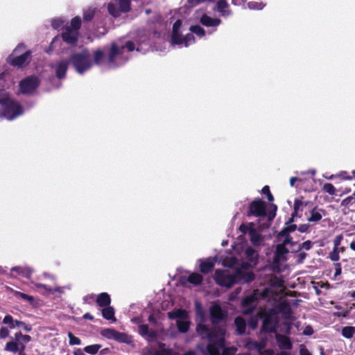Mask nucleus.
<instances>
[{"label":"nucleus","mask_w":355,"mask_h":355,"mask_svg":"<svg viewBox=\"0 0 355 355\" xmlns=\"http://www.w3.org/2000/svg\"><path fill=\"white\" fill-rule=\"evenodd\" d=\"M22 113L23 108L19 103L11 98L8 94H4V101L0 107V116L12 121Z\"/></svg>","instance_id":"obj_1"},{"label":"nucleus","mask_w":355,"mask_h":355,"mask_svg":"<svg viewBox=\"0 0 355 355\" xmlns=\"http://www.w3.org/2000/svg\"><path fill=\"white\" fill-rule=\"evenodd\" d=\"M69 62L71 63L75 70L79 74H83L85 71L90 69L93 65L90 53L87 49L71 54Z\"/></svg>","instance_id":"obj_2"},{"label":"nucleus","mask_w":355,"mask_h":355,"mask_svg":"<svg viewBox=\"0 0 355 355\" xmlns=\"http://www.w3.org/2000/svg\"><path fill=\"white\" fill-rule=\"evenodd\" d=\"M31 340V336L28 334H23L21 331L15 334V340L8 342L4 350L12 353L18 352V355L25 353L26 345Z\"/></svg>","instance_id":"obj_3"},{"label":"nucleus","mask_w":355,"mask_h":355,"mask_svg":"<svg viewBox=\"0 0 355 355\" xmlns=\"http://www.w3.org/2000/svg\"><path fill=\"white\" fill-rule=\"evenodd\" d=\"M278 323L279 320L277 313L272 309L267 311L263 315L261 332L266 334L275 333Z\"/></svg>","instance_id":"obj_4"},{"label":"nucleus","mask_w":355,"mask_h":355,"mask_svg":"<svg viewBox=\"0 0 355 355\" xmlns=\"http://www.w3.org/2000/svg\"><path fill=\"white\" fill-rule=\"evenodd\" d=\"M214 279L218 286L227 288H232L236 284L234 273L230 274L227 270H216L214 272Z\"/></svg>","instance_id":"obj_5"},{"label":"nucleus","mask_w":355,"mask_h":355,"mask_svg":"<svg viewBox=\"0 0 355 355\" xmlns=\"http://www.w3.org/2000/svg\"><path fill=\"white\" fill-rule=\"evenodd\" d=\"M40 85V79L35 76L23 78L19 83L20 92L26 95H32Z\"/></svg>","instance_id":"obj_6"},{"label":"nucleus","mask_w":355,"mask_h":355,"mask_svg":"<svg viewBox=\"0 0 355 355\" xmlns=\"http://www.w3.org/2000/svg\"><path fill=\"white\" fill-rule=\"evenodd\" d=\"M116 4L110 3L107 5V11L110 15L116 18L121 13H127L131 10V0H114Z\"/></svg>","instance_id":"obj_7"},{"label":"nucleus","mask_w":355,"mask_h":355,"mask_svg":"<svg viewBox=\"0 0 355 355\" xmlns=\"http://www.w3.org/2000/svg\"><path fill=\"white\" fill-rule=\"evenodd\" d=\"M101 335L107 339L114 340L119 343L130 344L132 342V336L123 332H119L112 328H105L101 330Z\"/></svg>","instance_id":"obj_8"},{"label":"nucleus","mask_w":355,"mask_h":355,"mask_svg":"<svg viewBox=\"0 0 355 355\" xmlns=\"http://www.w3.org/2000/svg\"><path fill=\"white\" fill-rule=\"evenodd\" d=\"M248 217H264L267 215L266 203L261 199L257 198L252 201L246 212Z\"/></svg>","instance_id":"obj_9"},{"label":"nucleus","mask_w":355,"mask_h":355,"mask_svg":"<svg viewBox=\"0 0 355 355\" xmlns=\"http://www.w3.org/2000/svg\"><path fill=\"white\" fill-rule=\"evenodd\" d=\"M31 53L30 51H26L23 54L11 58L10 56L8 58V62L17 68H22L29 64L31 61Z\"/></svg>","instance_id":"obj_10"},{"label":"nucleus","mask_w":355,"mask_h":355,"mask_svg":"<svg viewBox=\"0 0 355 355\" xmlns=\"http://www.w3.org/2000/svg\"><path fill=\"white\" fill-rule=\"evenodd\" d=\"M79 35L80 33L78 31H75L69 28L65 27L61 34V37L67 44L76 45Z\"/></svg>","instance_id":"obj_11"},{"label":"nucleus","mask_w":355,"mask_h":355,"mask_svg":"<svg viewBox=\"0 0 355 355\" xmlns=\"http://www.w3.org/2000/svg\"><path fill=\"white\" fill-rule=\"evenodd\" d=\"M234 277L236 284L250 283L255 279V275L252 272H245L240 268L236 270Z\"/></svg>","instance_id":"obj_12"},{"label":"nucleus","mask_w":355,"mask_h":355,"mask_svg":"<svg viewBox=\"0 0 355 355\" xmlns=\"http://www.w3.org/2000/svg\"><path fill=\"white\" fill-rule=\"evenodd\" d=\"M225 315L219 304H214L210 308V320L213 324L220 323Z\"/></svg>","instance_id":"obj_13"},{"label":"nucleus","mask_w":355,"mask_h":355,"mask_svg":"<svg viewBox=\"0 0 355 355\" xmlns=\"http://www.w3.org/2000/svg\"><path fill=\"white\" fill-rule=\"evenodd\" d=\"M225 329L222 327H214L211 329L209 334L207 336V338L209 342H214V340H219L220 339H223V342L225 343Z\"/></svg>","instance_id":"obj_14"},{"label":"nucleus","mask_w":355,"mask_h":355,"mask_svg":"<svg viewBox=\"0 0 355 355\" xmlns=\"http://www.w3.org/2000/svg\"><path fill=\"white\" fill-rule=\"evenodd\" d=\"M288 252L289 250L286 248V245L282 243L277 244L273 257V263L279 264L281 261L285 260L286 257L284 256Z\"/></svg>","instance_id":"obj_15"},{"label":"nucleus","mask_w":355,"mask_h":355,"mask_svg":"<svg viewBox=\"0 0 355 355\" xmlns=\"http://www.w3.org/2000/svg\"><path fill=\"white\" fill-rule=\"evenodd\" d=\"M257 298L254 295H249L245 296L241 301V306L243 308L245 309L243 311V314L248 315L253 312L254 309V306L252 305Z\"/></svg>","instance_id":"obj_16"},{"label":"nucleus","mask_w":355,"mask_h":355,"mask_svg":"<svg viewBox=\"0 0 355 355\" xmlns=\"http://www.w3.org/2000/svg\"><path fill=\"white\" fill-rule=\"evenodd\" d=\"M225 343L223 339L214 340L207 345V350L210 355H221L220 350L225 347Z\"/></svg>","instance_id":"obj_17"},{"label":"nucleus","mask_w":355,"mask_h":355,"mask_svg":"<svg viewBox=\"0 0 355 355\" xmlns=\"http://www.w3.org/2000/svg\"><path fill=\"white\" fill-rule=\"evenodd\" d=\"M68 60H62L55 66V76L58 79L65 78L69 65Z\"/></svg>","instance_id":"obj_18"},{"label":"nucleus","mask_w":355,"mask_h":355,"mask_svg":"<svg viewBox=\"0 0 355 355\" xmlns=\"http://www.w3.org/2000/svg\"><path fill=\"white\" fill-rule=\"evenodd\" d=\"M200 22L207 27H216L221 24V20L218 18H212L207 14H203L200 19Z\"/></svg>","instance_id":"obj_19"},{"label":"nucleus","mask_w":355,"mask_h":355,"mask_svg":"<svg viewBox=\"0 0 355 355\" xmlns=\"http://www.w3.org/2000/svg\"><path fill=\"white\" fill-rule=\"evenodd\" d=\"M245 256L248 261L256 266L259 261V254L257 250L251 247H248L245 251Z\"/></svg>","instance_id":"obj_20"},{"label":"nucleus","mask_w":355,"mask_h":355,"mask_svg":"<svg viewBox=\"0 0 355 355\" xmlns=\"http://www.w3.org/2000/svg\"><path fill=\"white\" fill-rule=\"evenodd\" d=\"M275 338L279 345L280 348L284 349H291L293 345L288 336L277 334Z\"/></svg>","instance_id":"obj_21"},{"label":"nucleus","mask_w":355,"mask_h":355,"mask_svg":"<svg viewBox=\"0 0 355 355\" xmlns=\"http://www.w3.org/2000/svg\"><path fill=\"white\" fill-rule=\"evenodd\" d=\"M11 272H15L17 275H19L25 278H30L33 270L27 266H15L11 268Z\"/></svg>","instance_id":"obj_22"},{"label":"nucleus","mask_w":355,"mask_h":355,"mask_svg":"<svg viewBox=\"0 0 355 355\" xmlns=\"http://www.w3.org/2000/svg\"><path fill=\"white\" fill-rule=\"evenodd\" d=\"M200 261V263L199 265V269L202 273L208 274L213 270L215 266V262L211 261L210 258Z\"/></svg>","instance_id":"obj_23"},{"label":"nucleus","mask_w":355,"mask_h":355,"mask_svg":"<svg viewBox=\"0 0 355 355\" xmlns=\"http://www.w3.org/2000/svg\"><path fill=\"white\" fill-rule=\"evenodd\" d=\"M250 240L254 246H259L263 241V236L257 231L254 227L250 230Z\"/></svg>","instance_id":"obj_24"},{"label":"nucleus","mask_w":355,"mask_h":355,"mask_svg":"<svg viewBox=\"0 0 355 355\" xmlns=\"http://www.w3.org/2000/svg\"><path fill=\"white\" fill-rule=\"evenodd\" d=\"M122 54L121 49L116 45V43H112L110 46V49L108 54V62L110 64L115 65L116 57L119 55Z\"/></svg>","instance_id":"obj_25"},{"label":"nucleus","mask_w":355,"mask_h":355,"mask_svg":"<svg viewBox=\"0 0 355 355\" xmlns=\"http://www.w3.org/2000/svg\"><path fill=\"white\" fill-rule=\"evenodd\" d=\"M95 301L100 307L107 306L111 304V297L107 293L103 292L96 296Z\"/></svg>","instance_id":"obj_26"},{"label":"nucleus","mask_w":355,"mask_h":355,"mask_svg":"<svg viewBox=\"0 0 355 355\" xmlns=\"http://www.w3.org/2000/svg\"><path fill=\"white\" fill-rule=\"evenodd\" d=\"M234 324L236 326V331L237 335H243L246 329V322L241 316H238L234 319Z\"/></svg>","instance_id":"obj_27"},{"label":"nucleus","mask_w":355,"mask_h":355,"mask_svg":"<svg viewBox=\"0 0 355 355\" xmlns=\"http://www.w3.org/2000/svg\"><path fill=\"white\" fill-rule=\"evenodd\" d=\"M229 5L225 0H219L216 3V10L223 17H227L231 14L228 9Z\"/></svg>","instance_id":"obj_28"},{"label":"nucleus","mask_w":355,"mask_h":355,"mask_svg":"<svg viewBox=\"0 0 355 355\" xmlns=\"http://www.w3.org/2000/svg\"><path fill=\"white\" fill-rule=\"evenodd\" d=\"M101 314L103 318L107 320L116 321L114 309L110 305L103 307L101 309Z\"/></svg>","instance_id":"obj_29"},{"label":"nucleus","mask_w":355,"mask_h":355,"mask_svg":"<svg viewBox=\"0 0 355 355\" xmlns=\"http://www.w3.org/2000/svg\"><path fill=\"white\" fill-rule=\"evenodd\" d=\"M307 202H303L301 199L296 198L294 201L293 205V213L295 215L298 216V217H302V212L303 211V208L307 205Z\"/></svg>","instance_id":"obj_30"},{"label":"nucleus","mask_w":355,"mask_h":355,"mask_svg":"<svg viewBox=\"0 0 355 355\" xmlns=\"http://www.w3.org/2000/svg\"><path fill=\"white\" fill-rule=\"evenodd\" d=\"M279 309L285 319H290L291 318L293 311L288 302H282L279 305Z\"/></svg>","instance_id":"obj_31"},{"label":"nucleus","mask_w":355,"mask_h":355,"mask_svg":"<svg viewBox=\"0 0 355 355\" xmlns=\"http://www.w3.org/2000/svg\"><path fill=\"white\" fill-rule=\"evenodd\" d=\"M277 239L278 241H281L282 239H283L281 243L286 245H293L295 244V243L293 241V238L290 235V234L287 232H283L282 230L277 234Z\"/></svg>","instance_id":"obj_32"},{"label":"nucleus","mask_w":355,"mask_h":355,"mask_svg":"<svg viewBox=\"0 0 355 355\" xmlns=\"http://www.w3.org/2000/svg\"><path fill=\"white\" fill-rule=\"evenodd\" d=\"M170 319L184 320L187 318V312L184 309H176L168 313Z\"/></svg>","instance_id":"obj_33"},{"label":"nucleus","mask_w":355,"mask_h":355,"mask_svg":"<svg viewBox=\"0 0 355 355\" xmlns=\"http://www.w3.org/2000/svg\"><path fill=\"white\" fill-rule=\"evenodd\" d=\"M139 334L144 336H148L151 338H155L157 336V334L154 330H149L148 325L147 324H141L139 326Z\"/></svg>","instance_id":"obj_34"},{"label":"nucleus","mask_w":355,"mask_h":355,"mask_svg":"<svg viewBox=\"0 0 355 355\" xmlns=\"http://www.w3.org/2000/svg\"><path fill=\"white\" fill-rule=\"evenodd\" d=\"M322 214L318 210L317 207H315L311 211L310 216L307 218V220L309 223H318L322 219Z\"/></svg>","instance_id":"obj_35"},{"label":"nucleus","mask_w":355,"mask_h":355,"mask_svg":"<svg viewBox=\"0 0 355 355\" xmlns=\"http://www.w3.org/2000/svg\"><path fill=\"white\" fill-rule=\"evenodd\" d=\"M203 280V277L202 275L197 273V272H193L187 278V282L190 284H192L196 286H198L202 284Z\"/></svg>","instance_id":"obj_36"},{"label":"nucleus","mask_w":355,"mask_h":355,"mask_svg":"<svg viewBox=\"0 0 355 355\" xmlns=\"http://www.w3.org/2000/svg\"><path fill=\"white\" fill-rule=\"evenodd\" d=\"M176 325L180 332L186 333L189 329L190 322L184 320H177Z\"/></svg>","instance_id":"obj_37"},{"label":"nucleus","mask_w":355,"mask_h":355,"mask_svg":"<svg viewBox=\"0 0 355 355\" xmlns=\"http://www.w3.org/2000/svg\"><path fill=\"white\" fill-rule=\"evenodd\" d=\"M12 293L17 297H21L25 301H28L31 304H33L35 302V299L33 296L27 295L26 293H21L20 291H15L12 289Z\"/></svg>","instance_id":"obj_38"},{"label":"nucleus","mask_w":355,"mask_h":355,"mask_svg":"<svg viewBox=\"0 0 355 355\" xmlns=\"http://www.w3.org/2000/svg\"><path fill=\"white\" fill-rule=\"evenodd\" d=\"M66 27L71 28L75 31H78L81 27V19L80 17L76 16L71 19L70 21V25L67 26Z\"/></svg>","instance_id":"obj_39"},{"label":"nucleus","mask_w":355,"mask_h":355,"mask_svg":"<svg viewBox=\"0 0 355 355\" xmlns=\"http://www.w3.org/2000/svg\"><path fill=\"white\" fill-rule=\"evenodd\" d=\"M355 334V327L352 326L344 327L342 329V335L346 338H352Z\"/></svg>","instance_id":"obj_40"},{"label":"nucleus","mask_w":355,"mask_h":355,"mask_svg":"<svg viewBox=\"0 0 355 355\" xmlns=\"http://www.w3.org/2000/svg\"><path fill=\"white\" fill-rule=\"evenodd\" d=\"M93 55L94 64L96 65L101 64L105 56L103 51L101 49H97L93 52Z\"/></svg>","instance_id":"obj_41"},{"label":"nucleus","mask_w":355,"mask_h":355,"mask_svg":"<svg viewBox=\"0 0 355 355\" xmlns=\"http://www.w3.org/2000/svg\"><path fill=\"white\" fill-rule=\"evenodd\" d=\"M183 37L180 32L171 33V44L173 45H180L183 44Z\"/></svg>","instance_id":"obj_42"},{"label":"nucleus","mask_w":355,"mask_h":355,"mask_svg":"<svg viewBox=\"0 0 355 355\" xmlns=\"http://www.w3.org/2000/svg\"><path fill=\"white\" fill-rule=\"evenodd\" d=\"M102 345L100 344H94L91 345H87L85 347L84 351L89 354H96L98 351L101 348Z\"/></svg>","instance_id":"obj_43"},{"label":"nucleus","mask_w":355,"mask_h":355,"mask_svg":"<svg viewBox=\"0 0 355 355\" xmlns=\"http://www.w3.org/2000/svg\"><path fill=\"white\" fill-rule=\"evenodd\" d=\"M96 10L94 8H88L85 10L83 12V21H90L94 17Z\"/></svg>","instance_id":"obj_44"},{"label":"nucleus","mask_w":355,"mask_h":355,"mask_svg":"<svg viewBox=\"0 0 355 355\" xmlns=\"http://www.w3.org/2000/svg\"><path fill=\"white\" fill-rule=\"evenodd\" d=\"M189 29L192 33H195L200 37H203L205 35V29L199 25H193L190 27Z\"/></svg>","instance_id":"obj_45"},{"label":"nucleus","mask_w":355,"mask_h":355,"mask_svg":"<svg viewBox=\"0 0 355 355\" xmlns=\"http://www.w3.org/2000/svg\"><path fill=\"white\" fill-rule=\"evenodd\" d=\"M322 190L324 192H326V193H329L331 196L336 195V188L334 187V186L331 183H325L323 185V187L322 188Z\"/></svg>","instance_id":"obj_46"},{"label":"nucleus","mask_w":355,"mask_h":355,"mask_svg":"<svg viewBox=\"0 0 355 355\" xmlns=\"http://www.w3.org/2000/svg\"><path fill=\"white\" fill-rule=\"evenodd\" d=\"M35 287L37 288H42L45 291L51 292V293L60 292V288H59V287L52 288L51 286H49L46 284H41V283L35 284Z\"/></svg>","instance_id":"obj_47"},{"label":"nucleus","mask_w":355,"mask_h":355,"mask_svg":"<svg viewBox=\"0 0 355 355\" xmlns=\"http://www.w3.org/2000/svg\"><path fill=\"white\" fill-rule=\"evenodd\" d=\"M194 42H195V37L192 33H187L183 37V44H184L185 46H188Z\"/></svg>","instance_id":"obj_48"},{"label":"nucleus","mask_w":355,"mask_h":355,"mask_svg":"<svg viewBox=\"0 0 355 355\" xmlns=\"http://www.w3.org/2000/svg\"><path fill=\"white\" fill-rule=\"evenodd\" d=\"M196 330L199 334H206L207 336L210 331V329L206 324H198L197 325Z\"/></svg>","instance_id":"obj_49"},{"label":"nucleus","mask_w":355,"mask_h":355,"mask_svg":"<svg viewBox=\"0 0 355 355\" xmlns=\"http://www.w3.org/2000/svg\"><path fill=\"white\" fill-rule=\"evenodd\" d=\"M68 337L69 339L70 345H80L81 340L79 338L75 336L71 332L68 333Z\"/></svg>","instance_id":"obj_50"},{"label":"nucleus","mask_w":355,"mask_h":355,"mask_svg":"<svg viewBox=\"0 0 355 355\" xmlns=\"http://www.w3.org/2000/svg\"><path fill=\"white\" fill-rule=\"evenodd\" d=\"M261 192L263 194L266 196L267 199L269 202H272L274 201V197L270 192L269 186H268V185L264 186L262 188Z\"/></svg>","instance_id":"obj_51"},{"label":"nucleus","mask_w":355,"mask_h":355,"mask_svg":"<svg viewBox=\"0 0 355 355\" xmlns=\"http://www.w3.org/2000/svg\"><path fill=\"white\" fill-rule=\"evenodd\" d=\"M328 257L332 261H338L340 259L339 250L333 248V250L329 252Z\"/></svg>","instance_id":"obj_52"},{"label":"nucleus","mask_w":355,"mask_h":355,"mask_svg":"<svg viewBox=\"0 0 355 355\" xmlns=\"http://www.w3.org/2000/svg\"><path fill=\"white\" fill-rule=\"evenodd\" d=\"M337 176L345 180H352V178H355V170L352 171V176L349 175L347 171H341L337 175Z\"/></svg>","instance_id":"obj_53"},{"label":"nucleus","mask_w":355,"mask_h":355,"mask_svg":"<svg viewBox=\"0 0 355 355\" xmlns=\"http://www.w3.org/2000/svg\"><path fill=\"white\" fill-rule=\"evenodd\" d=\"M15 323L17 327H22L27 332H30L32 331L31 325L28 324L24 322L15 320Z\"/></svg>","instance_id":"obj_54"},{"label":"nucleus","mask_w":355,"mask_h":355,"mask_svg":"<svg viewBox=\"0 0 355 355\" xmlns=\"http://www.w3.org/2000/svg\"><path fill=\"white\" fill-rule=\"evenodd\" d=\"M254 224L252 223H250L248 225H245L244 223H242L240 226L239 230L243 233V234H247L248 233V235L250 234V230H251V227H253Z\"/></svg>","instance_id":"obj_55"},{"label":"nucleus","mask_w":355,"mask_h":355,"mask_svg":"<svg viewBox=\"0 0 355 355\" xmlns=\"http://www.w3.org/2000/svg\"><path fill=\"white\" fill-rule=\"evenodd\" d=\"M195 305H196V312L197 315L202 318V320L204 321L205 313L202 308L201 304L198 302H196Z\"/></svg>","instance_id":"obj_56"},{"label":"nucleus","mask_w":355,"mask_h":355,"mask_svg":"<svg viewBox=\"0 0 355 355\" xmlns=\"http://www.w3.org/2000/svg\"><path fill=\"white\" fill-rule=\"evenodd\" d=\"M236 348L234 347H224L221 355H234Z\"/></svg>","instance_id":"obj_57"},{"label":"nucleus","mask_w":355,"mask_h":355,"mask_svg":"<svg viewBox=\"0 0 355 355\" xmlns=\"http://www.w3.org/2000/svg\"><path fill=\"white\" fill-rule=\"evenodd\" d=\"M283 232L291 234L297 230V226L295 224L286 225V227L282 229Z\"/></svg>","instance_id":"obj_58"},{"label":"nucleus","mask_w":355,"mask_h":355,"mask_svg":"<svg viewBox=\"0 0 355 355\" xmlns=\"http://www.w3.org/2000/svg\"><path fill=\"white\" fill-rule=\"evenodd\" d=\"M270 207H271V210H270L268 212V219L273 220L276 216V211L277 209V207L275 204H271Z\"/></svg>","instance_id":"obj_59"},{"label":"nucleus","mask_w":355,"mask_h":355,"mask_svg":"<svg viewBox=\"0 0 355 355\" xmlns=\"http://www.w3.org/2000/svg\"><path fill=\"white\" fill-rule=\"evenodd\" d=\"M124 48H126L128 51L132 52L135 49V43L131 40H128L125 42L124 46H121V49H123Z\"/></svg>","instance_id":"obj_60"},{"label":"nucleus","mask_w":355,"mask_h":355,"mask_svg":"<svg viewBox=\"0 0 355 355\" xmlns=\"http://www.w3.org/2000/svg\"><path fill=\"white\" fill-rule=\"evenodd\" d=\"M354 197L352 196H348L343 200L341 205L345 207H349L353 205Z\"/></svg>","instance_id":"obj_61"},{"label":"nucleus","mask_w":355,"mask_h":355,"mask_svg":"<svg viewBox=\"0 0 355 355\" xmlns=\"http://www.w3.org/2000/svg\"><path fill=\"white\" fill-rule=\"evenodd\" d=\"M312 246H313V242L308 240V241L303 242L302 244H300V250L304 249L306 250H309L312 248Z\"/></svg>","instance_id":"obj_62"},{"label":"nucleus","mask_w":355,"mask_h":355,"mask_svg":"<svg viewBox=\"0 0 355 355\" xmlns=\"http://www.w3.org/2000/svg\"><path fill=\"white\" fill-rule=\"evenodd\" d=\"M343 239V236L342 234L337 235L334 239V248L338 249V246H340Z\"/></svg>","instance_id":"obj_63"},{"label":"nucleus","mask_w":355,"mask_h":355,"mask_svg":"<svg viewBox=\"0 0 355 355\" xmlns=\"http://www.w3.org/2000/svg\"><path fill=\"white\" fill-rule=\"evenodd\" d=\"M10 335L9 330L4 327H1L0 329V337L1 339H5L8 338Z\"/></svg>","instance_id":"obj_64"}]
</instances>
